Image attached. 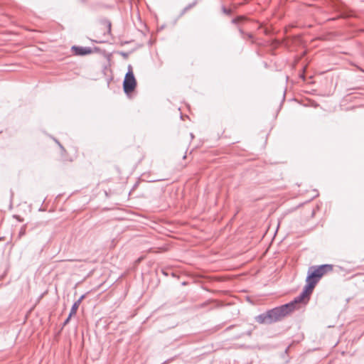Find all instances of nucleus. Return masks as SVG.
Segmentation results:
<instances>
[{
  "label": "nucleus",
  "instance_id": "39448f33",
  "mask_svg": "<svg viewBox=\"0 0 364 364\" xmlns=\"http://www.w3.org/2000/svg\"><path fill=\"white\" fill-rule=\"evenodd\" d=\"M78 306H77V304H74L72 306V308L70 309V317H72L73 315H75L77 312V310L78 309Z\"/></svg>",
  "mask_w": 364,
  "mask_h": 364
},
{
  "label": "nucleus",
  "instance_id": "7ed1b4c3",
  "mask_svg": "<svg viewBox=\"0 0 364 364\" xmlns=\"http://www.w3.org/2000/svg\"><path fill=\"white\" fill-rule=\"evenodd\" d=\"M136 87V81L132 71V67L128 66V72L126 73L124 82L123 89L125 93L129 94L134 90Z\"/></svg>",
  "mask_w": 364,
  "mask_h": 364
},
{
  "label": "nucleus",
  "instance_id": "9b49d317",
  "mask_svg": "<svg viewBox=\"0 0 364 364\" xmlns=\"http://www.w3.org/2000/svg\"><path fill=\"white\" fill-rule=\"evenodd\" d=\"M81 302H82L81 301H80V300H78V299H77V300L74 303V304H77V306H79Z\"/></svg>",
  "mask_w": 364,
  "mask_h": 364
},
{
  "label": "nucleus",
  "instance_id": "423d86ee",
  "mask_svg": "<svg viewBox=\"0 0 364 364\" xmlns=\"http://www.w3.org/2000/svg\"><path fill=\"white\" fill-rule=\"evenodd\" d=\"M196 4H197V1H195L192 4H188L187 6H186L183 9L182 14L186 13L187 11H188L190 9H191L192 7L196 6Z\"/></svg>",
  "mask_w": 364,
  "mask_h": 364
},
{
  "label": "nucleus",
  "instance_id": "6e6552de",
  "mask_svg": "<svg viewBox=\"0 0 364 364\" xmlns=\"http://www.w3.org/2000/svg\"><path fill=\"white\" fill-rule=\"evenodd\" d=\"M70 318H71V317H70V314H69L68 318L63 322V327L65 326V325H67L69 323Z\"/></svg>",
  "mask_w": 364,
  "mask_h": 364
},
{
  "label": "nucleus",
  "instance_id": "ddd939ff",
  "mask_svg": "<svg viewBox=\"0 0 364 364\" xmlns=\"http://www.w3.org/2000/svg\"><path fill=\"white\" fill-rule=\"evenodd\" d=\"M248 37L250 39H251L252 38V34H248Z\"/></svg>",
  "mask_w": 364,
  "mask_h": 364
},
{
  "label": "nucleus",
  "instance_id": "4468645a",
  "mask_svg": "<svg viewBox=\"0 0 364 364\" xmlns=\"http://www.w3.org/2000/svg\"><path fill=\"white\" fill-rule=\"evenodd\" d=\"M55 141L59 144L60 147L63 149L62 145L57 140Z\"/></svg>",
  "mask_w": 364,
  "mask_h": 364
},
{
  "label": "nucleus",
  "instance_id": "f03ea898",
  "mask_svg": "<svg viewBox=\"0 0 364 364\" xmlns=\"http://www.w3.org/2000/svg\"><path fill=\"white\" fill-rule=\"evenodd\" d=\"M333 269V266L328 264H321L319 266H312L309 267L306 277L308 278V280H311L317 284L324 274L332 272Z\"/></svg>",
  "mask_w": 364,
  "mask_h": 364
},
{
  "label": "nucleus",
  "instance_id": "f257e3e1",
  "mask_svg": "<svg viewBox=\"0 0 364 364\" xmlns=\"http://www.w3.org/2000/svg\"><path fill=\"white\" fill-rule=\"evenodd\" d=\"M305 285L302 292L289 303L275 307L255 317V321L260 324H271L281 321L287 315L292 313L296 309V305L303 302L306 299H309L310 295L316 286L315 282L306 279Z\"/></svg>",
  "mask_w": 364,
  "mask_h": 364
},
{
  "label": "nucleus",
  "instance_id": "2eb2a0df",
  "mask_svg": "<svg viewBox=\"0 0 364 364\" xmlns=\"http://www.w3.org/2000/svg\"><path fill=\"white\" fill-rule=\"evenodd\" d=\"M237 21V19H233V20H232V22H233V23H235Z\"/></svg>",
  "mask_w": 364,
  "mask_h": 364
},
{
  "label": "nucleus",
  "instance_id": "f8f14e48",
  "mask_svg": "<svg viewBox=\"0 0 364 364\" xmlns=\"http://www.w3.org/2000/svg\"><path fill=\"white\" fill-rule=\"evenodd\" d=\"M85 296L84 295H82L79 299L78 300L81 301L84 299Z\"/></svg>",
  "mask_w": 364,
  "mask_h": 364
},
{
  "label": "nucleus",
  "instance_id": "1a4fd4ad",
  "mask_svg": "<svg viewBox=\"0 0 364 364\" xmlns=\"http://www.w3.org/2000/svg\"><path fill=\"white\" fill-rule=\"evenodd\" d=\"M223 13H225L226 14H230L231 12V11L230 9H228L224 6L223 7Z\"/></svg>",
  "mask_w": 364,
  "mask_h": 364
},
{
  "label": "nucleus",
  "instance_id": "dca6fc26",
  "mask_svg": "<svg viewBox=\"0 0 364 364\" xmlns=\"http://www.w3.org/2000/svg\"><path fill=\"white\" fill-rule=\"evenodd\" d=\"M289 347L285 350V352L287 353L288 351Z\"/></svg>",
  "mask_w": 364,
  "mask_h": 364
},
{
  "label": "nucleus",
  "instance_id": "0eeeda50",
  "mask_svg": "<svg viewBox=\"0 0 364 364\" xmlns=\"http://www.w3.org/2000/svg\"><path fill=\"white\" fill-rule=\"evenodd\" d=\"M26 234V226H23L19 232V236L21 237Z\"/></svg>",
  "mask_w": 364,
  "mask_h": 364
},
{
  "label": "nucleus",
  "instance_id": "9d476101",
  "mask_svg": "<svg viewBox=\"0 0 364 364\" xmlns=\"http://www.w3.org/2000/svg\"><path fill=\"white\" fill-rule=\"evenodd\" d=\"M17 220H18L19 222H22L23 221V219L19 216V215H14V216Z\"/></svg>",
  "mask_w": 364,
  "mask_h": 364
},
{
  "label": "nucleus",
  "instance_id": "20e7f679",
  "mask_svg": "<svg viewBox=\"0 0 364 364\" xmlns=\"http://www.w3.org/2000/svg\"><path fill=\"white\" fill-rule=\"evenodd\" d=\"M71 49L77 55H85L92 53V49L90 47L73 46Z\"/></svg>",
  "mask_w": 364,
  "mask_h": 364
}]
</instances>
